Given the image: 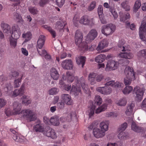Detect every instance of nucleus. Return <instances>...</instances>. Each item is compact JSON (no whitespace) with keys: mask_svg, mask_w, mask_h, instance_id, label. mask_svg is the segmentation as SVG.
Listing matches in <instances>:
<instances>
[{"mask_svg":"<svg viewBox=\"0 0 146 146\" xmlns=\"http://www.w3.org/2000/svg\"><path fill=\"white\" fill-rule=\"evenodd\" d=\"M125 41L123 39L119 40L118 44V49L119 50L124 51L118 55L120 58L130 59L133 57V54L130 52V47L129 45L125 44Z\"/></svg>","mask_w":146,"mask_h":146,"instance_id":"nucleus-1","label":"nucleus"},{"mask_svg":"<svg viewBox=\"0 0 146 146\" xmlns=\"http://www.w3.org/2000/svg\"><path fill=\"white\" fill-rule=\"evenodd\" d=\"M80 86L84 92H87L88 91V86L85 84V80L84 78L82 77L79 79V82L73 84L71 90V94L75 96L78 95L81 91Z\"/></svg>","mask_w":146,"mask_h":146,"instance_id":"nucleus-2","label":"nucleus"},{"mask_svg":"<svg viewBox=\"0 0 146 146\" xmlns=\"http://www.w3.org/2000/svg\"><path fill=\"white\" fill-rule=\"evenodd\" d=\"M126 77L124 79V84L125 86L131 84L132 79H135V73L133 68L127 66L124 70Z\"/></svg>","mask_w":146,"mask_h":146,"instance_id":"nucleus-3","label":"nucleus"},{"mask_svg":"<svg viewBox=\"0 0 146 146\" xmlns=\"http://www.w3.org/2000/svg\"><path fill=\"white\" fill-rule=\"evenodd\" d=\"M83 38L82 33L80 31L77 30L76 31L75 35V42L76 45L82 50L88 49V47L86 42H82Z\"/></svg>","mask_w":146,"mask_h":146,"instance_id":"nucleus-4","label":"nucleus"},{"mask_svg":"<svg viewBox=\"0 0 146 146\" xmlns=\"http://www.w3.org/2000/svg\"><path fill=\"white\" fill-rule=\"evenodd\" d=\"M20 114L23 119L30 122L34 121L36 119V114L29 109L22 110Z\"/></svg>","mask_w":146,"mask_h":146,"instance_id":"nucleus-5","label":"nucleus"},{"mask_svg":"<svg viewBox=\"0 0 146 146\" xmlns=\"http://www.w3.org/2000/svg\"><path fill=\"white\" fill-rule=\"evenodd\" d=\"M13 108L12 110H11L10 108H8L6 109L5 112L7 116H9L20 114V111L22 108V105L21 104L17 102H15L13 103Z\"/></svg>","mask_w":146,"mask_h":146,"instance_id":"nucleus-6","label":"nucleus"},{"mask_svg":"<svg viewBox=\"0 0 146 146\" xmlns=\"http://www.w3.org/2000/svg\"><path fill=\"white\" fill-rule=\"evenodd\" d=\"M139 35L140 38L146 44V17L143 19L139 28Z\"/></svg>","mask_w":146,"mask_h":146,"instance_id":"nucleus-7","label":"nucleus"},{"mask_svg":"<svg viewBox=\"0 0 146 146\" xmlns=\"http://www.w3.org/2000/svg\"><path fill=\"white\" fill-rule=\"evenodd\" d=\"M115 29V27L112 24L103 26L102 28L101 31L102 34L106 36L112 34Z\"/></svg>","mask_w":146,"mask_h":146,"instance_id":"nucleus-8","label":"nucleus"},{"mask_svg":"<svg viewBox=\"0 0 146 146\" xmlns=\"http://www.w3.org/2000/svg\"><path fill=\"white\" fill-rule=\"evenodd\" d=\"M119 65L118 62L110 60L107 62L105 70L106 71L115 70L117 68Z\"/></svg>","mask_w":146,"mask_h":146,"instance_id":"nucleus-9","label":"nucleus"},{"mask_svg":"<svg viewBox=\"0 0 146 146\" xmlns=\"http://www.w3.org/2000/svg\"><path fill=\"white\" fill-rule=\"evenodd\" d=\"M145 90L144 88H140L138 86L134 88L133 92L136 95L135 98L137 100L140 101L142 99Z\"/></svg>","mask_w":146,"mask_h":146,"instance_id":"nucleus-10","label":"nucleus"},{"mask_svg":"<svg viewBox=\"0 0 146 146\" xmlns=\"http://www.w3.org/2000/svg\"><path fill=\"white\" fill-rule=\"evenodd\" d=\"M97 35L98 33L96 29H93L91 30L86 37V43L91 42L97 37Z\"/></svg>","mask_w":146,"mask_h":146,"instance_id":"nucleus-11","label":"nucleus"},{"mask_svg":"<svg viewBox=\"0 0 146 146\" xmlns=\"http://www.w3.org/2000/svg\"><path fill=\"white\" fill-rule=\"evenodd\" d=\"M79 22L81 24L85 25L92 26L94 24L93 19H90L86 15L82 16L79 20Z\"/></svg>","mask_w":146,"mask_h":146,"instance_id":"nucleus-12","label":"nucleus"},{"mask_svg":"<svg viewBox=\"0 0 146 146\" xmlns=\"http://www.w3.org/2000/svg\"><path fill=\"white\" fill-rule=\"evenodd\" d=\"M44 133L47 137H50L53 139H55L57 137L54 130L49 127H47L45 128Z\"/></svg>","mask_w":146,"mask_h":146,"instance_id":"nucleus-13","label":"nucleus"},{"mask_svg":"<svg viewBox=\"0 0 146 146\" xmlns=\"http://www.w3.org/2000/svg\"><path fill=\"white\" fill-rule=\"evenodd\" d=\"M61 66L64 69L72 70L73 66V63L71 60H65L62 62Z\"/></svg>","mask_w":146,"mask_h":146,"instance_id":"nucleus-14","label":"nucleus"},{"mask_svg":"<svg viewBox=\"0 0 146 146\" xmlns=\"http://www.w3.org/2000/svg\"><path fill=\"white\" fill-rule=\"evenodd\" d=\"M21 34L20 29L18 26H15L12 27L11 38L17 39L19 38Z\"/></svg>","mask_w":146,"mask_h":146,"instance_id":"nucleus-15","label":"nucleus"},{"mask_svg":"<svg viewBox=\"0 0 146 146\" xmlns=\"http://www.w3.org/2000/svg\"><path fill=\"white\" fill-rule=\"evenodd\" d=\"M96 90L98 92L104 95L109 94L112 91L111 88L106 86L104 87H98L96 88Z\"/></svg>","mask_w":146,"mask_h":146,"instance_id":"nucleus-16","label":"nucleus"},{"mask_svg":"<svg viewBox=\"0 0 146 146\" xmlns=\"http://www.w3.org/2000/svg\"><path fill=\"white\" fill-rule=\"evenodd\" d=\"M35 124L33 126V130L36 132H44V128L41 121L37 119L35 122Z\"/></svg>","mask_w":146,"mask_h":146,"instance_id":"nucleus-17","label":"nucleus"},{"mask_svg":"<svg viewBox=\"0 0 146 146\" xmlns=\"http://www.w3.org/2000/svg\"><path fill=\"white\" fill-rule=\"evenodd\" d=\"M93 133L94 136L97 138H102L106 135L105 131L98 128H94L93 130Z\"/></svg>","mask_w":146,"mask_h":146,"instance_id":"nucleus-18","label":"nucleus"},{"mask_svg":"<svg viewBox=\"0 0 146 146\" xmlns=\"http://www.w3.org/2000/svg\"><path fill=\"white\" fill-rule=\"evenodd\" d=\"M25 87V84L23 83L19 89H16L13 91L12 96L16 97L18 96L23 95L24 93Z\"/></svg>","mask_w":146,"mask_h":146,"instance_id":"nucleus-19","label":"nucleus"},{"mask_svg":"<svg viewBox=\"0 0 146 146\" xmlns=\"http://www.w3.org/2000/svg\"><path fill=\"white\" fill-rule=\"evenodd\" d=\"M109 123V121L107 120H105L101 122L99 125L100 129L105 131L106 133L108 129Z\"/></svg>","mask_w":146,"mask_h":146,"instance_id":"nucleus-20","label":"nucleus"},{"mask_svg":"<svg viewBox=\"0 0 146 146\" xmlns=\"http://www.w3.org/2000/svg\"><path fill=\"white\" fill-rule=\"evenodd\" d=\"M67 80L68 82H72L74 80L75 83H77L79 82V80L77 77H74L72 74L69 72H66Z\"/></svg>","mask_w":146,"mask_h":146,"instance_id":"nucleus-21","label":"nucleus"},{"mask_svg":"<svg viewBox=\"0 0 146 146\" xmlns=\"http://www.w3.org/2000/svg\"><path fill=\"white\" fill-rule=\"evenodd\" d=\"M61 98L66 104L70 105L72 104V100L69 95L65 94H63L61 95Z\"/></svg>","mask_w":146,"mask_h":146,"instance_id":"nucleus-22","label":"nucleus"},{"mask_svg":"<svg viewBox=\"0 0 146 146\" xmlns=\"http://www.w3.org/2000/svg\"><path fill=\"white\" fill-rule=\"evenodd\" d=\"M1 27L4 33H11V27L8 24L2 22L1 24Z\"/></svg>","mask_w":146,"mask_h":146,"instance_id":"nucleus-23","label":"nucleus"},{"mask_svg":"<svg viewBox=\"0 0 146 146\" xmlns=\"http://www.w3.org/2000/svg\"><path fill=\"white\" fill-rule=\"evenodd\" d=\"M119 17L120 21L126 23V21H128V20L129 19L130 16L129 14L128 13H124L122 12H120Z\"/></svg>","mask_w":146,"mask_h":146,"instance_id":"nucleus-24","label":"nucleus"},{"mask_svg":"<svg viewBox=\"0 0 146 146\" xmlns=\"http://www.w3.org/2000/svg\"><path fill=\"white\" fill-rule=\"evenodd\" d=\"M50 75L53 79L55 80H58L59 75L57 70L54 68H52L50 71Z\"/></svg>","mask_w":146,"mask_h":146,"instance_id":"nucleus-25","label":"nucleus"},{"mask_svg":"<svg viewBox=\"0 0 146 146\" xmlns=\"http://www.w3.org/2000/svg\"><path fill=\"white\" fill-rule=\"evenodd\" d=\"M97 74L94 72L90 73L88 76V80L92 85H94L96 83V77Z\"/></svg>","mask_w":146,"mask_h":146,"instance_id":"nucleus-26","label":"nucleus"},{"mask_svg":"<svg viewBox=\"0 0 146 146\" xmlns=\"http://www.w3.org/2000/svg\"><path fill=\"white\" fill-rule=\"evenodd\" d=\"M135 104L133 102H132L129 105L125 112L127 115L129 116L133 114V110Z\"/></svg>","mask_w":146,"mask_h":146,"instance_id":"nucleus-27","label":"nucleus"},{"mask_svg":"<svg viewBox=\"0 0 146 146\" xmlns=\"http://www.w3.org/2000/svg\"><path fill=\"white\" fill-rule=\"evenodd\" d=\"M86 57L81 56H78L76 58V61L78 65H82V67H83L85 64Z\"/></svg>","mask_w":146,"mask_h":146,"instance_id":"nucleus-28","label":"nucleus"},{"mask_svg":"<svg viewBox=\"0 0 146 146\" xmlns=\"http://www.w3.org/2000/svg\"><path fill=\"white\" fill-rule=\"evenodd\" d=\"M108 43L106 40H104L101 41L99 43V44L97 48V50H101L108 45Z\"/></svg>","mask_w":146,"mask_h":146,"instance_id":"nucleus-29","label":"nucleus"},{"mask_svg":"<svg viewBox=\"0 0 146 146\" xmlns=\"http://www.w3.org/2000/svg\"><path fill=\"white\" fill-rule=\"evenodd\" d=\"M45 41L44 36L43 35H40L37 41V46L38 48L40 49L44 45Z\"/></svg>","mask_w":146,"mask_h":146,"instance_id":"nucleus-30","label":"nucleus"},{"mask_svg":"<svg viewBox=\"0 0 146 146\" xmlns=\"http://www.w3.org/2000/svg\"><path fill=\"white\" fill-rule=\"evenodd\" d=\"M50 122L52 125L56 126L60 124L58 118L56 116L51 117Z\"/></svg>","mask_w":146,"mask_h":146,"instance_id":"nucleus-31","label":"nucleus"},{"mask_svg":"<svg viewBox=\"0 0 146 146\" xmlns=\"http://www.w3.org/2000/svg\"><path fill=\"white\" fill-rule=\"evenodd\" d=\"M131 129L134 131L138 133L141 132L143 130L142 127L137 126L134 122L132 123Z\"/></svg>","mask_w":146,"mask_h":146,"instance_id":"nucleus-32","label":"nucleus"},{"mask_svg":"<svg viewBox=\"0 0 146 146\" xmlns=\"http://www.w3.org/2000/svg\"><path fill=\"white\" fill-rule=\"evenodd\" d=\"M96 108L95 105H92L90 107L88 108L87 112V114L90 117L93 116L94 114L95 110Z\"/></svg>","mask_w":146,"mask_h":146,"instance_id":"nucleus-33","label":"nucleus"},{"mask_svg":"<svg viewBox=\"0 0 146 146\" xmlns=\"http://www.w3.org/2000/svg\"><path fill=\"white\" fill-rule=\"evenodd\" d=\"M13 18L16 22L20 23L21 24L23 23V20L21 16L17 12L14 13Z\"/></svg>","mask_w":146,"mask_h":146,"instance_id":"nucleus-34","label":"nucleus"},{"mask_svg":"<svg viewBox=\"0 0 146 146\" xmlns=\"http://www.w3.org/2000/svg\"><path fill=\"white\" fill-rule=\"evenodd\" d=\"M66 23L63 22L59 21L56 23V28L60 31L62 30L64 27Z\"/></svg>","mask_w":146,"mask_h":146,"instance_id":"nucleus-35","label":"nucleus"},{"mask_svg":"<svg viewBox=\"0 0 146 146\" xmlns=\"http://www.w3.org/2000/svg\"><path fill=\"white\" fill-rule=\"evenodd\" d=\"M105 55L100 54L96 57L95 58V61L98 63H102L103 62L106 58Z\"/></svg>","mask_w":146,"mask_h":146,"instance_id":"nucleus-36","label":"nucleus"},{"mask_svg":"<svg viewBox=\"0 0 146 146\" xmlns=\"http://www.w3.org/2000/svg\"><path fill=\"white\" fill-rule=\"evenodd\" d=\"M107 106L106 104H103L101 106L96 109L95 111L96 113L98 114L102 111H104L107 109Z\"/></svg>","mask_w":146,"mask_h":146,"instance_id":"nucleus-37","label":"nucleus"},{"mask_svg":"<svg viewBox=\"0 0 146 146\" xmlns=\"http://www.w3.org/2000/svg\"><path fill=\"white\" fill-rule=\"evenodd\" d=\"M119 133L118 135V137L121 140H123L127 139L128 137V134L123 132H118Z\"/></svg>","mask_w":146,"mask_h":146,"instance_id":"nucleus-38","label":"nucleus"},{"mask_svg":"<svg viewBox=\"0 0 146 146\" xmlns=\"http://www.w3.org/2000/svg\"><path fill=\"white\" fill-rule=\"evenodd\" d=\"M118 114L116 112H108L105 114L106 117L110 118H115L117 117Z\"/></svg>","mask_w":146,"mask_h":146,"instance_id":"nucleus-39","label":"nucleus"},{"mask_svg":"<svg viewBox=\"0 0 146 146\" xmlns=\"http://www.w3.org/2000/svg\"><path fill=\"white\" fill-rule=\"evenodd\" d=\"M133 89L132 86H127L122 90V92L124 94H128L131 92Z\"/></svg>","mask_w":146,"mask_h":146,"instance_id":"nucleus-40","label":"nucleus"},{"mask_svg":"<svg viewBox=\"0 0 146 146\" xmlns=\"http://www.w3.org/2000/svg\"><path fill=\"white\" fill-rule=\"evenodd\" d=\"M17 39L11 37L9 39V43L11 47L15 48L17 44Z\"/></svg>","mask_w":146,"mask_h":146,"instance_id":"nucleus-41","label":"nucleus"},{"mask_svg":"<svg viewBox=\"0 0 146 146\" xmlns=\"http://www.w3.org/2000/svg\"><path fill=\"white\" fill-rule=\"evenodd\" d=\"M29 11L33 15H36L38 12L37 9L34 7H29Z\"/></svg>","mask_w":146,"mask_h":146,"instance_id":"nucleus-42","label":"nucleus"},{"mask_svg":"<svg viewBox=\"0 0 146 146\" xmlns=\"http://www.w3.org/2000/svg\"><path fill=\"white\" fill-rule=\"evenodd\" d=\"M21 98L27 99L26 100H23L22 101L23 104H25V105H27L31 102V99L29 96L24 95Z\"/></svg>","mask_w":146,"mask_h":146,"instance_id":"nucleus-43","label":"nucleus"},{"mask_svg":"<svg viewBox=\"0 0 146 146\" xmlns=\"http://www.w3.org/2000/svg\"><path fill=\"white\" fill-rule=\"evenodd\" d=\"M23 76V75L21 76L20 78H19L18 79H16L15 80L14 85L15 88H18L20 86Z\"/></svg>","mask_w":146,"mask_h":146,"instance_id":"nucleus-44","label":"nucleus"},{"mask_svg":"<svg viewBox=\"0 0 146 146\" xmlns=\"http://www.w3.org/2000/svg\"><path fill=\"white\" fill-rule=\"evenodd\" d=\"M32 34L30 32L28 31L25 33H23L22 35V37L25 38L26 40L28 41L31 38Z\"/></svg>","mask_w":146,"mask_h":146,"instance_id":"nucleus-45","label":"nucleus"},{"mask_svg":"<svg viewBox=\"0 0 146 146\" xmlns=\"http://www.w3.org/2000/svg\"><path fill=\"white\" fill-rule=\"evenodd\" d=\"M111 13L114 17V19H116L118 17V15L117 12L116 11L115 9L113 7H111L109 9Z\"/></svg>","mask_w":146,"mask_h":146,"instance_id":"nucleus-46","label":"nucleus"},{"mask_svg":"<svg viewBox=\"0 0 146 146\" xmlns=\"http://www.w3.org/2000/svg\"><path fill=\"white\" fill-rule=\"evenodd\" d=\"M118 105L120 106H125L126 105L127 103V101L126 99L123 98L120 99L116 102Z\"/></svg>","mask_w":146,"mask_h":146,"instance_id":"nucleus-47","label":"nucleus"},{"mask_svg":"<svg viewBox=\"0 0 146 146\" xmlns=\"http://www.w3.org/2000/svg\"><path fill=\"white\" fill-rule=\"evenodd\" d=\"M59 92V89L56 88H53L49 90V94L50 95H54L57 94Z\"/></svg>","mask_w":146,"mask_h":146,"instance_id":"nucleus-48","label":"nucleus"},{"mask_svg":"<svg viewBox=\"0 0 146 146\" xmlns=\"http://www.w3.org/2000/svg\"><path fill=\"white\" fill-rule=\"evenodd\" d=\"M127 126V123L125 122L123 123L119 126L118 129V131L119 132H123Z\"/></svg>","mask_w":146,"mask_h":146,"instance_id":"nucleus-49","label":"nucleus"},{"mask_svg":"<svg viewBox=\"0 0 146 146\" xmlns=\"http://www.w3.org/2000/svg\"><path fill=\"white\" fill-rule=\"evenodd\" d=\"M141 5V3L140 1H136L135 2L134 7V11L136 12L139 9Z\"/></svg>","mask_w":146,"mask_h":146,"instance_id":"nucleus-50","label":"nucleus"},{"mask_svg":"<svg viewBox=\"0 0 146 146\" xmlns=\"http://www.w3.org/2000/svg\"><path fill=\"white\" fill-rule=\"evenodd\" d=\"M44 27L45 29H46L51 33L54 38L56 36V33L54 31L52 30L51 28L47 25L44 26Z\"/></svg>","mask_w":146,"mask_h":146,"instance_id":"nucleus-51","label":"nucleus"},{"mask_svg":"<svg viewBox=\"0 0 146 146\" xmlns=\"http://www.w3.org/2000/svg\"><path fill=\"white\" fill-rule=\"evenodd\" d=\"M123 84L119 82H115L113 87L117 89H121L123 86Z\"/></svg>","mask_w":146,"mask_h":146,"instance_id":"nucleus-52","label":"nucleus"},{"mask_svg":"<svg viewBox=\"0 0 146 146\" xmlns=\"http://www.w3.org/2000/svg\"><path fill=\"white\" fill-rule=\"evenodd\" d=\"M95 103L98 105H100L102 103V100L101 98L98 95L95 96L94 100Z\"/></svg>","mask_w":146,"mask_h":146,"instance_id":"nucleus-53","label":"nucleus"},{"mask_svg":"<svg viewBox=\"0 0 146 146\" xmlns=\"http://www.w3.org/2000/svg\"><path fill=\"white\" fill-rule=\"evenodd\" d=\"M138 56H143L146 59V49H143L139 51L137 54Z\"/></svg>","mask_w":146,"mask_h":146,"instance_id":"nucleus-54","label":"nucleus"},{"mask_svg":"<svg viewBox=\"0 0 146 146\" xmlns=\"http://www.w3.org/2000/svg\"><path fill=\"white\" fill-rule=\"evenodd\" d=\"M79 18L78 16L75 15L74 17L73 22L75 27H77L79 25Z\"/></svg>","mask_w":146,"mask_h":146,"instance_id":"nucleus-55","label":"nucleus"},{"mask_svg":"<svg viewBox=\"0 0 146 146\" xmlns=\"http://www.w3.org/2000/svg\"><path fill=\"white\" fill-rule=\"evenodd\" d=\"M5 86L6 87L5 88V89L6 92H8L9 91L12 90L13 89V86L11 84L9 83L7 84Z\"/></svg>","mask_w":146,"mask_h":146,"instance_id":"nucleus-56","label":"nucleus"},{"mask_svg":"<svg viewBox=\"0 0 146 146\" xmlns=\"http://www.w3.org/2000/svg\"><path fill=\"white\" fill-rule=\"evenodd\" d=\"M98 12L99 17L103 15V8L102 5H100L98 9Z\"/></svg>","mask_w":146,"mask_h":146,"instance_id":"nucleus-57","label":"nucleus"},{"mask_svg":"<svg viewBox=\"0 0 146 146\" xmlns=\"http://www.w3.org/2000/svg\"><path fill=\"white\" fill-rule=\"evenodd\" d=\"M37 50L39 54L42 56L45 55L46 54V52L44 49H41V48L38 49L37 48Z\"/></svg>","mask_w":146,"mask_h":146,"instance_id":"nucleus-58","label":"nucleus"},{"mask_svg":"<svg viewBox=\"0 0 146 146\" xmlns=\"http://www.w3.org/2000/svg\"><path fill=\"white\" fill-rule=\"evenodd\" d=\"M104 76L102 74H100L98 75L96 77V81L97 82H100L104 78Z\"/></svg>","mask_w":146,"mask_h":146,"instance_id":"nucleus-59","label":"nucleus"},{"mask_svg":"<svg viewBox=\"0 0 146 146\" xmlns=\"http://www.w3.org/2000/svg\"><path fill=\"white\" fill-rule=\"evenodd\" d=\"M96 5V2L95 1H93L91 3L90 5L89 6L88 10L89 11H91L93 10L95 7Z\"/></svg>","mask_w":146,"mask_h":146,"instance_id":"nucleus-60","label":"nucleus"},{"mask_svg":"<svg viewBox=\"0 0 146 146\" xmlns=\"http://www.w3.org/2000/svg\"><path fill=\"white\" fill-rule=\"evenodd\" d=\"M72 116V114H70V117H69V119H68L66 118L65 117H60V121L62 122H64L65 121H70L71 120Z\"/></svg>","mask_w":146,"mask_h":146,"instance_id":"nucleus-61","label":"nucleus"},{"mask_svg":"<svg viewBox=\"0 0 146 146\" xmlns=\"http://www.w3.org/2000/svg\"><path fill=\"white\" fill-rule=\"evenodd\" d=\"M65 0H56L57 5L60 7H61L64 4Z\"/></svg>","mask_w":146,"mask_h":146,"instance_id":"nucleus-62","label":"nucleus"},{"mask_svg":"<svg viewBox=\"0 0 146 146\" xmlns=\"http://www.w3.org/2000/svg\"><path fill=\"white\" fill-rule=\"evenodd\" d=\"M115 82L113 80H110V81L106 82L104 84V85L105 86H112L113 87L114 85V84Z\"/></svg>","mask_w":146,"mask_h":146,"instance_id":"nucleus-63","label":"nucleus"},{"mask_svg":"<svg viewBox=\"0 0 146 146\" xmlns=\"http://www.w3.org/2000/svg\"><path fill=\"white\" fill-rule=\"evenodd\" d=\"M6 101L4 99L0 98V108H2L6 104Z\"/></svg>","mask_w":146,"mask_h":146,"instance_id":"nucleus-64","label":"nucleus"}]
</instances>
